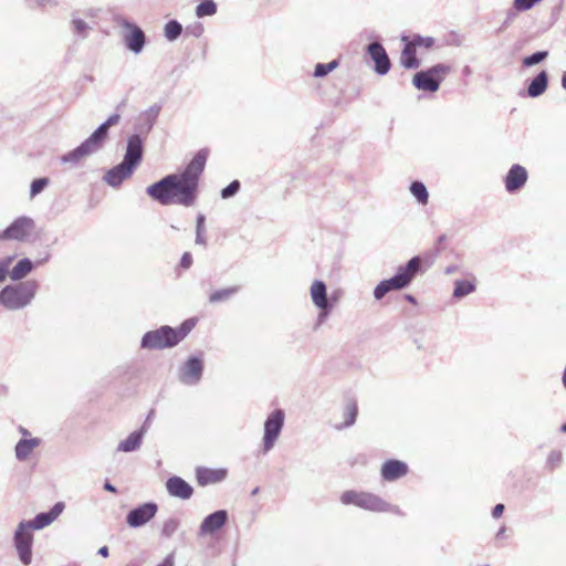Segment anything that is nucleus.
I'll use <instances>...</instances> for the list:
<instances>
[{
    "label": "nucleus",
    "instance_id": "nucleus-1",
    "mask_svg": "<svg viewBox=\"0 0 566 566\" xmlns=\"http://www.w3.org/2000/svg\"><path fill=\"white\" fill-rule=\"evenodd\" d=\"M208 151L200 149L181 174H170L147 187V195L163 206L172 203L184 207L195 205L199 179L205 170Z\"/></svg>",
    "mask_w": 566,
    "mask_h": 566
},
{
    "label": "nucleus",
    "instance_id": "nucleus-2",
    "mask_svg": "<svg viewBox=\"0 0 566 566\" xmlns=\"http://www.w3.org/2000/svg\"><path fill=\"white\" fill-rule=\"evenodd\" d=\"M143 139L139 134L132 135L127 140L124 159L117 166L111 168L104 175V181L111 187H119L129 178L143 159Z\"/></svg>",
    "mask_w": 566,
    "mask_h": 566
},
{
    "label": "nucleus",
    "instance_id": "nucleus-3",
    "mask_svg": "<svg viewBox=\"0 0 566 566\" xmlns=\"http://www.w3.org/2000/svg\"><path fill=\"white\" fill-rule=\"evenodd\" d=\"M422 260L419 256L412 258L405 266L399 268L396 275L381 281L374 290L376 300H381L390 291L406 287L416 274L420 271Z\"/></svg>",
    "mask_w": 566,
    "mask_h": 566
},
{
    "label": "nucleus",
    "instance_id": "nucleus-4",
    "mask_svg": "<svg viewBox=\"0 0 566 566\" xmlns=\"http://www.w3.org/2000/svg\"><path fill=\"white\" fill-rule=\"evenodd\" d=\"M38 287L36 281H25L15 285H8L0 292V303L11 311L23 308L31 303Z\"/></svg>",
    "mask_w": 566,
    "mask_h": 566
},
{
    "label": "nucleus",
    "instance_id": "nucleus-5",
    "mask_svg": "<svg viewBox=\"0 0 566 566\" xmlns=\"http://www.w3.org/2000/svg\"><path fill=\"white\" fill-rule=\"evenodd\" d=\"M190 328L184 326L177 331L163 326L156 331L147 332L142 339V347L148 349H163L176 346L187 335Z\"/></svg>",
    "mask_w": 566,
    "mask_h": 566
},
{
    "label": "nucleus",
    "instance_id": "nucleus-6",
    "mask_svg": "<svg viewBox=\"0 0 566 566\" xmlns=\"http://www.w3.org/2000/svg\"><path fill=\"white\" fill-rule=\"evenodd\" d=\"M340 501L345 505H355L373 512H395L399 513L398 507L391 506L376 494L357 491H346L342 494Z\"/></svg>",
    "mask_w": 566,
    "mask_h": 566
},
{
    "label": "nucleus",
    "instance_id": "nucleus-7",
    "mask_svg": "<svg viewBox=\"0 0 566 566\" xmlns=\"http://www.w3.org/2000/svg\"><path fill=\"white\" fill-rule=\"evenodd\" d=\"M450 71L451 67L449 65L436 64L427 70L417 72L413 75L412 84L420 91L437 92Z\"/></svg>",
    "mask_w": 566,
    "mask_h": 566
},
{
    "label": "nucleus",
    "instance_id": "nucleus-8",
    "mask_svg": "<svg viewBox=\"0 0 566 566\" xmlns=\"http://www.w3.org/2000/svg\"><path fill=\"white\" fill-rule=\"evenodd\" d=\"M285 413L282 409L273 410L264 422V434L262 439L263 452L268 453L273 449L284 426Z\"/></svg>",
    "mask_w": 566,
    "mask_h": 566
},
{
    "label": "nucleus",
    "instance_id": "nucleus-9",
    "mask_svg": "<svg viewBox=\"0 0 566 566\" xmlns=\"http://www.w3.org/2000/svg\"><path fill=\"white\" fill-rule=\"evenodd\" d=\"M310 295L313 304L319 310L316 318V326H321L327 319L333 303L327 298L326 284L321 280H315L310 287Z\"/></svg>",
    "mask_w": 566,
    "mask_h": 566
},
{
    "label": "nucleus",
    "instance_id": "nucleus-10",
    "mask_svg": "<svg viewBox=\"0 0 566 566\" xmlns=\"http://www.w3.org/2000/svg\"><path fill=\"white\" fill-rule=\"evenodd\" d=\"M34 531L29 523L22 521L14 533V546L18 551L20 560L24 565H29L32 560V542Z\"/></svg>",
    "mask_w": 566,
    "mask_h": 566
},
{
    "label": "nucleus",
    "instance_id": "nucleus-11",
    "mask_svg": "<svg viewBox=\"0 0 566 566\" xmlns=\"http://www.w3.org/2000/svg\"><path fill=\"white\" fill-rule=\"evenodd\" d=\"M34 221L29 217L17 218L8 228L0 232V240L24 241L32 232Z\"/></svg>",
    "mask_w": 566,
    "mask_h": 566
},
{
    "label": "nucleus",
    "instance_id": "nucleus-12",
    "mask_svg": "<svg viewBox=\"0 0 566 566\" xmlns=\"http://www.w3.org/2000/svg\"><path fill=\"white\" fill-rule=\"evenodd\" d=\"M203 361L198 357H189L178 369V379L187 386L197 385L202 377Z\"/></svg>",
    "mask_w": 566,
    "mask_h": 566
},
{
    "label": "nucleus",
    "instance_id": "nucleus-13",
    "mask_svg": "<svg viewBox=\"0 0 566 566\" xmlns=\"http://www.w3.org/2000/svg\"><path fill=\"white\" fill-rule=\"evenodd\" d=\"M157 512L158 505L156 503H144L128 512L126 522L130 527H142L153 520Z\"/></svg>",
    "mask_w": 566,
    "mask_h": 566
},
{
    "label": "nucleus",
    "instance_id": "nucleus-14",
    "mask_svg": "<svg viewBox=\"0 0 566 566\" xmlns=\"http://www.w3.org/2000/svg\"><path fill=\"white\" fill-rule=\"evenodd\" d=\"M366 51L375 63V72L379 75L387 74L391 67V62L382 44L371 42L367 45Z\"/></svg>",
    "mask_w": 566,
    "mask_h": 566
},
{
    "label": "nucleus",
    "instance_id": "nucleus-15",
    "mask_svg": "<svg viewBox=\"0 0 566 566\" xmlns=\"http://www.w3.org/2000/svg\"><path fill=\"white\" fill-rule=\"evenodd\" d=\"M228 521V513L224 510L216 511L203 518L199 526L198 535H213L221 530Z\"/></svg>",
    "mask_w": 566,
    "mask_h": 566
},
{
    "label": "nucleus",
    "instance_id": "nucleus-16",
    "mask_svg": "<svg viewBox=\"0 0 566 566\" xmlns=\"http://www.w3.org/2000/svg\"><path fill=\"white\" fill-rule=\"evenodd\" d=\"M528 178L527 170L525 167L514 164L507 171L505 178H504V185L505 189L510 193H514L518 190H521Z\"/></svg>",
    "mask_w": 566,
    "mask_h": 566
},
{
    "label": "nucleus",
    "instance_id": "nucleus-17",
    "mask_svg": "<svg viewBox=\"0 0 566 566\" xmlns=\"http://www.w3.org/2000/svg\"><path fill=\"white\" fill-rule=\"evenodd\" d=\"M99 148L98 144L90 136L75 149L64 154L61 161L63 164H77L83 157L94 154Z\"/></svg>",
    "mask_w": 566,
    "mask_h": 566
},
{
    "label": "nucleus",
    "instance_id": "nucleus-18",
    "mask_svg": "<svg viewBox=\"0 0 566 566\" xmlns=\"http://www.w3.org/2000/svg\"><path fill=\"white\" fill-rule=\"evenodd\" d=\"M64 503H55L49 512L39 513L33 520L25 521L33 530H42L52 524L64 511Z\"/></svg>",
    "mask_w": 566,
    "mask_h": 566
},
{
    "label": "nucleus",
    "instance_id": "nucleus-19",
    "mask_svg": "<svg viewBox=\"0 0 566 566\" xmlns=\"http://www.w3.org/2000/svg\"><path fill=\"white\" fill-rule=\"evenodd\" d=\"M169 495L180 500H189L193 494L192 486L179 476H171L166 482Z\"/></svg>",
    "mask_w": 566,
    "mask_h": 566
},
{
    "label": "nucleus",
    "instance_id": "nucleus-20",
    "mask_svg": "<svg viewBox=\"0 0 566 566\" xmlns=\"http://www.w3.org/2000/svg\"><path fill=\"white\" fill-rule=\"evenodd\" d=\"M129 32H127L124 36V42L126 48L135 54H138L143 51L146 36L144 31L134 24H127Z\"/></svg>",
    "mask_w": 566,
    "mask_h": 566
},
{
    "label": "nucleus",
    "instance_id": "nucleus-21",
    "mask_svg": "<svg viewBox=\"0 0 566 566\" xmlns=\"http://www.w3.org/2000/svg\"><path fill=\"white\" fill-rule=\"evenodd\" d=\"M408 473V465L399 460H388L381 467V476L386 481H396Z\"/></svg>",
    "mask_w": 566,
    "mask_h": 566
},
{
    "label": "nucleus",
    "instance_id": "nucleus-22",
    "mask_svg": "<svg viewBox=\"0 0 566 566\" xmlns=\"http://www.w3.org/2000/svg\"><path fill=\"white\" fill-rule=\"evenodd\" d=\"M160 109L161 107L155 104L139 115V123L136 126L139 134H148L151 130Z\"/></svg>",
    "mask_w": 566,
    "mask_h": 566
},
{
    "label": "nucleus",
    "instance_id": "nucleus-23",
    "mask_svg": "<svg viewBox=\"0 0 566 566\" xmlns=\"http://www.w3.org/2000/svg\"><path fill=\"white\" fill-rule=\"evenodd\" d=\"M226 476L227 470L224 469H197V481L202 486L221 482L226 479Z\"/></svg>",
    "mask_w": 566,
    "mask_h": 566
},
{
    "label": "nucleus",
    "instance_id": "nucleus-24",
    "mask_svg": "<svg viewBox=\"0 0 566 566\" xmlns=\"http://www.w3.org/2000/svg\"><path fill=\"white\" fill-rule=\"evenodd\" d=\"M401 41L405 42V46L400 56V64L408 70L418 69L420 65L419 60L416 56V48L408 40V36L403 35Z\"/></svg>",
    "mask_w": 566,
    "mask_h": 566
},
{
    "label": "nucleus",
    "instance_id": "nucleus-25",
    "mask_svg": "<svg viewBox=\"0 0 566 566\" xmlns=\"http://www.w3.org/2000/svg\"><path fill=\"white\" fill-rule=\"evenodd\" d=\"M146 432V426L143 424L139 431L132 432L125 440L120 441L117 446V451L120 452H134L142 446L144 434Z\"/></svg>",
    "mask_w": 566,
    "mask_h": 566
},
{
    "label": "nucleus",
    "instance_id": "nucleus-26",
    "mask_svg": "<svg viewBox=\"0 0 566 566\" xmlns=\"http://www.w3.org/2000/svg\"><path fill=\"white\" fill-rule=\"evenodd\" d=\"M41 443V440L38 438L30 439H21L14 448L15 458L19 461H25L32 454L35 448H38Z\"/></svg>",
    "mask_w": 566,
    "mask_h": 566
},
{
    "label": "nucleus",
    "instance_id": "nucleus-27",
    "mask_svg": "<svg viewBox=\"0 0 566 566\" xmlns=\"http://www.w3.org/2000/svg\"><path fill=\"white\" fill-rule=\"evenodd\" d=\"M548 85V75L546 71H541L528 84L527 95L530 97H538L543 95Z\"/></svg>",
    "mask_w": 566,
    "mask_h": 566
},
{
    "label": "nucleus",
    "instance_id": "nucleus-28",
    "mask_svg": "<svg viewBox=\"0 0 566 566\" xmlns=\"http://www.w3.org/2000/svg\"><path fill=\"white\" fill-rule=\"evenodd\" d=\"M120 116L118 114L111 115L106 122L101 124L91 135V137L98 144L99 147L103 146L104 140L108 135L109 127L118 124Z\"/></svg>",
    "mask_w": 566,
    "mask_h": 566
},
{
    "label": "nucleus",
    "instance_id": "nucleus-29",
    "mask_svg": "<svg viewBox=\"0 0 566 566\" xmlns=\"http://www.w3.org/2000/svg\"><path fill=\"white\" fill-rule=\"evenodd\" d=\"M33 269V262L24 258L18 261V263L9 272V276L13 281H19L25 277Z\"/></svg>",
    "mask_w": 566,
    "mask_h": 566
},
{
    "label": "nucleus",
    "instance_id": "nucleus-30",
    "mask_svg": "<svg viewBox=\"0 0 566 566\" xmlns=\"http://www.w3.org/2000/svg\"><path fill=\"white\" fill-rule=\"evenodd\" d=\"M475 290V281L471 280H457L453 290V296L455 298H462L471 294Z\"/></svg>",
    "mask_w": 566,
    "mask_h": 566
},
{
    "label": "nucleus",
    "instance_id": "nucleus-31",
    "mask_svg": "<svg viewBox=\"0 0 566 566\" xmlns=\"http://www.w3.org/2000/svg\"><path fill=\"white\" fill-rule=\"evenodd\" d=\"M410 192L417 199L420 205H427L428 202V190L422 181H413L410 185Z\"/></svg>",
    "mask_w": 566,
    "mask_h": 566
},
{
    "label": "nucleus",
    "instance_id": "nucleus-32",
    "mask_svg": "<svg viewBox=\"0 0 566 566\" xmlns=\"http://www.w3.org/2000/svg\"><path fill=\"white\" fill-rule=\"evenodd\" d=\"M357 406L354 401H350L346 405L344 410V422L342 426H338L337 429H343L350 427L355 423L357 417Z\"/></svg>",
    "mask_w": 566,
    "mask_h": 566
},
{
    "label": "nucleus",
    "instance_id": "nucleus-33",
    "mask_svg": "<svg viewBox=\"0 0 566 566\" xmlns=\"http://www.w3.org/2000/svg\"><path fill=\"white\" fill-rule=\"evenodd\" d=\"M180 521L177 517H168L163 522L160 534L165 538H170L179 528Z\"/></svg>",
    "mask_w": 566,
    "mask_h": 566
},
{
    "label": "nucleus",
    "instance_id": "nucleus-34",
    "mask_svg": "<svg viewBox=\"0 0 566 566\" xmlns=\"http://www.w3.org/2000/svg\"><path fill=\"white\" fill-rule=\"evenodd\" d=\"M217 12V4L213 0H202L196 7V15L198 18L210 17Z\"/></svg>",
    "mask_w": 566,
    "mask_h": 566
},
{
    "label": "nucleus",
    "instance_id": "nucleus-35",
    "mask_svg": "<svg viewBox=\"0 0 566 566\" xmlns=\"http://www.w3.org/2000/svg\"><path fill=\"white\" fill-rule=\"evenodd\" d=\"M182 32V25L177 20H170L165 24V36L168 41L177 40Z\"/></svg>",
    "mask_w": 566,
    "mask_h": 566
},
{
    "label": "nucleus",
    "instance_id": "nucleus-36",
    "mask_svg": "<svg viewBox=\"0 0 566 566\" xmlns=\"http://www.w3.org/2000/svg\"><path fill=\"white\" fill-rule=\"evenodd\" d=\"M206 217L202 213H199L196 219V244L206 245Z\"/></svg>",
    "mask_w": 566,
    "mask_h": 566
},
{
    "label": "nucleus",
    "instance_id": "nucleus-37",
    "mask_svg": "<svg viewBox=\"0 0 566 566\" xmlns=\"http://www.w3.org/2000/svg\"><path fill=\"white\" fill-rule=\"evenodd\" d=\"M72 25H73V32L77 36L85 39L88 35L91 27L84 20L73 17Z\"/></svg>",
    "mask_w": 566,
    "mask_h": 566
},
{
    "label": "nucleus",
    "instance_id": "nucleus-38",
    "mask_svg": "<svg viewBox=\"0 0 566 566\" xmlns=\"http://www.w3.org/2000/svg\"><path fill=\"white\" fill-rule=\"evenodd\" d=\"M338 66V61L333 60L329 63H317L314 70L315 77H324Z\"/></svg>",
    "mask_w": 566,
    "mask_h": 566
},
{
    "label": "nucleus",
    "instance_id": "nucleus-39",
    "mask_svg": "<svg viewBox=\"0 0 566 566\" xmlns=\"http://www.w3.org/2000/svg\"><path fill=\"white\" fill-rule=\"evenodd\" d=\"M548 56V51H537L528 56L523 59V65L526 67H531L543 62Z\"/></svg>",
    "mask_w": 566,
    "mask_h": 566
},
{
    "label": "nucleus",
    "instance_id": "nucleus-40",
    "mask_svg": "<svg viewBox=\"0 0 566 566\" xmlns=\"http://www.w3.org/2000/svg\"><path fill=\"white\" fill-rule=\"evenodd\" d=\"M237 292H238V287H228V289H222V290L216 291L210 295V302L217 303V302L228 300L230 296H232Z\"/></svg>",
    "mask_w": 566,
    "mask_h": 566
},
{
    "label": "nucleus",
    "instance_id": "nucleus-41",
    "mask_svg": "<svg viewBox=\"0 0 566 566\" xmlns=\"http://www.w3.org/2000/svg\"><path fill=\"white\" fill-rule=\"evenodd\" d=\"M49 182H50L49 178H46V177L34 179L31 182L30 197L34 198L35 196L41 193L45 189V187L49 185Z\"/></svg>",
    "mask_w": 566,
    "mask_h": 566
},
{
    "label": "nucleus",
    "instance_id": "nucleus-42",
    "mask_svg": "<svg viewBox=\"0 0 566 566\" xmlns=\"http://www.w3.org/2000/svg\"><path fill=\"white\" fill-rule=\"evenodd\" d=\"M240 190V182L238 180L231 181L227 187L221 190V198L229 199L238 193Z\"/></svg>",
    "mask_w": 566,
    "mask_h": 566
},
{
    "label": "nucleus",
    "instance_id": "nucleus-43",
    "mask_svg": "<svg viewBox=\"0 0 566 566\" xmlns=\"http://www.w3.org/2000/svg\"><path fill=\"white\" fill-rule=\"evenodd\" d=\"M410 42L415 48L423 46V48L430 49L434 44V39L431 36L415 35L412 41H410Z\"/></svg>",
    "mask_w": 566,
    "mask_h": 566
},
{
    "label": "nucleus",
    "instance_id": "nucleus-44",
    "mask_svg": "<svg viewBox=\"0 0 566 566\" xmlns=\"http://www.w3.org/2000/svg\"><path fill=\"white\" fill-rule=\"evenodd\" d=\"M541 0H514L513 9L516 11H527L532 9Z\"/></svg>",
    "mask_w": 566,
    "mask_h": 566
},
{
    "label": "nucleus",
    "instance_id": "nucleus-45",
    "mask_svg": "<svg viewBox=\"0 0 566 566\" xmlns=\"http://www.w3.org/2000/svg\"><path fill=\"white\" fill-rule=\"evenodd\" d=\"M10 263H11V258H7L0 262V282L4 281L7 275L9 274Z\"/></svg>",
    "mask_w": 566,
    "mask_h": 566
},
{
    "label": "nucleus",
    "instance_id": "nucleus-46",
    "mask_svg": "<svg viewBox=\"0 0 566 566\" xmlns=\"http://www.w3.org/2000/svg\"><path fill=\"white\" fill-rule=\"evenodd\" d=\"M562 461V453L554 451L548 455V463L552 467H557Z\"/></svg>",
    "mask_w": 566,
    "mask_h": 566
},
{
    "label": "nucleus",
    "instance_id": "nucleus-47",
    "mask_svg": "<svg viewBox=\"0 0 566 566\" xmlns=\"http://www.w3.org/2000/svg\"><path fill=\"white\" fill-rule=\"evenodd\" d=\"M192 264V256L190 253L186 252L181 260H180V265L184 268V269H189L190 265Z\"/></svg>",
    "mask_w": 566,
    "mask_h": 566
},
{
    "label": "nucleus",
    "instance_id": "nucleus-48",
    "mask_svg": "<svg viewBox=\"0 0 566 566\" xmlns=\"http://www.w3.org/2000/svg\"><path fill=\"white\" fill-rule=\"evenodd\" d=\"M504 509H505V507H504V505H503V504H496V505L493 507V510H492V516H493L494 518H499V517L503 514Z\"/></svg>",
    "mask_w": 566,
    "mask_h": 566
},
{
    "label": "nucleus",
    "instance_id": "nucleus-49",
    "mask_svg": "<svg viewBox=\"0 0 566 566\" xmlns=\"http://www.w3.org/2000/svg\"><path fill=\"white\" fill-rule=\"evenodd\" d=\"M36 1L40 7H46V6L56 7L59 4L57 0H36Z\"/></svg>",
    "mask_w": 566,
    "mask_h": 566
},
{
    "label": "nucleus",
    "instance_id": "nucleus-50",
    "mask_svg": "<svg viewBox=\"0 0 566 566\" xmlns=\"http://www.w3.org/2000/svg\"><path fill=\"white\" fill-rule=\"evenodd\" d=\"M457 271H459V266L458 265H449V266L446 268L444 273L446 274H453Z\"/></svg>",
    "mask_w": 566,
    "mask_h": 566
},
{
    "label": "nucleus",
    "instance_id": "nucleus-51",
    "mask_svg": "<svg viewBox=\"0 0 566 566\" xmlns=\"http://www.w3.org/2000/svg\"><path fill=\"white\" fill-rule=\"evenodd\" d=\"M98 554L103 557H107L108 556V547L107 546H102L99 549H98Z\"/></svg>",
    "mask_w": 566,
    "mask_h": 566
},
{
    "label": "nucleus",
    "instance_id": "nucleus-52",
    "mask_svg": "<svg viewBox=\"0 0 566 566\" xmlns=\"http://www.w3.org/2000/svg\"><path fill=\"white\" fill-rule=\"evenodd\" d=\"M104 489H105L106 491H109V492H113V493H115V492H116V488H115L113 484H111L109 482H106V483L104 484Z\"/></svg>",
    "mask_w": 566,
    "mask_h": 566
},
{
    "label": "nucleus",
    "instance_id": "nucleus-53",
    "mask_svg": "<svg viewBox=\"0 0 566 566\" xmlns=\"http://www.w3.org/2000/svg\"><path fill=\"white\" fill-rule=\"evenodd\" d=\"M202 31H203L202 27H201V25H198V27L195 29L193 34H195L196 36H200V35H201V33H202Z\"/></svg>",
    "mask_w": 566,
    "mask_h": 566
},
{
    "label": "nucleus",
    "instance_id": "nucleus-54",
    "mask_svg": "<svg viewBox=\"0 0 566 566\" xmlns=\"http://www.w3.org/2000/svg\"><path fill=\"white\" fill-rule=\"evenodd\" d=\"M562 86L566 91V72H564L562 75Z\"/></svg>",
    "mask_w": 566,
    "mask_h": 566
},
{
    "label": "nucleus",
    "instance_id": "nucleus-55",
    "mask_svg": "<svg viewBox=\"0 0 566 566\" xmlns=\"http://www.w3.org/2000/svg\"><path fill=\"white\" fill-rule=\"evenodd\" d=\"M504 533H505V527H501V528L499 530V532H497L496 536H497V537H501V536H503V535H504Z\"/></svg>",
    "mask_w": 566,
    "mask_h": 566
},
{
    "label": "nucleus",
    "instance_id": "nucleus-56",
    "mask_svg": "<svg viewBox=\"0 0 566 566\" xmlns=\"http://www.w3.org/2000/svg\"><path fill=\"white\" fill-rule=\"evenodd\" d=\"M514 15H515V13H514V12H509L506 22H509L510 20H512V19L514 18Z\"/></svg>",
    "mask_w": 566,
    "mask_h": 566
},
{
    "label": "nucleus",
    "instance_id": "nucleus-57",
    "mask_svg": "<svg viewBox=\"0 0 566 566\" xmlns=\"http://www.w3.org/2000/svg\"><path fill=\"white\" fill-rule=\"evenodd\" d=\"M406 298H407L410 303H415V302H416L415 297H413V296H411V295H407V296H406Z\"/></svg>",
    "mask_w": 566,
    "mask_h": 566
},
{
    "label": "nucleus",
    "instance_id": "nucleus-58",
    "mask_svg": "<svg viewBox=\"0 0 566 566\" xmlns=\"http://www.w3.org/2000/svg\"><path fill=\"white\" fill-rule=\"evenodd\" d=\"M563 384L566 388V367H565V370H564V374H563Z\"/></svg>",
    "mask_w": 566,
    "mask_h": 566
},
{
    "label": "nucleus",
    "instance_id": "nucleus-59",
    "mask_svg": "<svg viewBox=\"0 0 566 566\" xmlns=\"http://www.w3.org/2000/svg\"><path fill=\"white\" fill-rule=\"evenodd\" d=\"M470 72H471V70H470V67H469V66H465V67L463 69V73H464V74H470Z\"/></svg>",
    "mask_w": 566,
    "mask_h": 566
},
{
    "label": "nucleus",
    "instance_id": "nucleus-60",
    "mask_svg": "<svg viewBox=\"0 0 566 566\" xmlns=\"http://www.w3.org/2000/svg\"><path fill=\"white\" fill-rule=\"evenodd\" d=\"M444 240H446V235H440L438 239L439 243H442Z\"/></svg>",
    "mask_w": 566,
    "mask_h": 566
},
{
    "label": "nucleus",
    "instance_id": "nucleus-61",
    "mask_svg": "<svg viewBox=\"0 0 566 566\" xmlns=\"http://www.w3.org/2000/svg\"><path fill=\"white\" fill-rule=\"evenodd\" d=\"M150 416H153V412H149V416L147 417V419H146V421H145V423H144L146 427H147V423H148V421H149V419H150Z\"/></svg>",
    "mask_w": 566,
    "mask_h": 566
},
{
    "label": "nucleus",
    "instance_id": "nucleus-62",
    "mask_svg": "<svg viewBox=\"0 0 566 566\" xmlns=\"http://www.w3.org/2000/svg\"><path fill=\"white\" fill-rule=\"evenodd\" d=\"M20 430H21V432H22L24 436L29 434V432H28L25 429L20 428Z\"/></svg>",
    "mask_w": 566,
    "mask_h": 566
},
{
    "label": "nucleus",
    "instance_id": "nucleus-63",
    "mask_svg": "<svg viewBox=\"0 0 566 566\" xmlns=\"http://www.w3.org/2000/svg\"><path fill=\"white\" fill-rule=\"evenodd\" d=\"M259 492V489L255 488L253 491H252V494L255 495L256 493Z\"/></svg>",
    "mask_w": 566,
    "mask_h": 566
},
{
    "label": "nucleus",
    "instance_id": "nucleus-64",
    "mask_svg": "<svg viewBox=\"0 0 566 566\" xmlns=\"http://www.w3.org/2000/svg\"><path fill=\"white\" fill-rule=\"evenodd\" d=\"M562 431L566 432V422L563 424Z\"/></svg>",
    "mask_w": 566,
    "mask_h": 566
}]
</instances>
